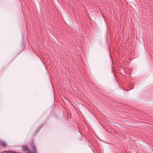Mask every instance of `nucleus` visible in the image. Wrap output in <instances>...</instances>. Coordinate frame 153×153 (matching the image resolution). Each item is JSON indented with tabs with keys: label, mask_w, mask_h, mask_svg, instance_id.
<instances>
[{
	"label": "nucleus",
	"mask_w": 153,
	"mask_h": 153,
	"mask_svg": "<svg viewBox=\"0 0 153 153\" xmlns=\"http://www.w3.org/2000/svg\"><path fill=\"white\" fill-rule=\"evenodd\" d=\"M7 152H8V153H16V152H13L12 151H8Z\"/></svg>",
	"instance_id": "4"
},
{
	"label": "nucleus",
	"mask_w": 153,
	"mask_h": 153,
	"mask_svg": "<svg viewBox=\"0 0 153 153\" xmlns=\"http://www.w3.org/2000/svg\"><path fill=\"white\" fill-rule=\"evenodd\" d=\"M4 152H6V151H5L4 152H2V153H4Z\"/></svg>",
	"instance_id": "5"
},
{
	"label": "nucleus",
	"mask_w": 153,
	"mask_h": 153,
	"mask_svg": "<svg viewBox=\"0 0 153 153\" xmlns=\"http://www.w3.org/2000/svg\"><path fill=\"white\" fill-rule=\"evenodd\" d=\"M1 143L2 145L4 146H5L6 145V143L3 141L1 142Z\"/></svg>",
	"instance_id": "3"
},
{
	"label": "nucleus",
	"mask_w": 153,
	"mask_h": 153,
	"mask_svg": "<svg viewBox=\"0 0 153 153\" xmlns=\"http://www.w3.org/2000/svg\"><path fill=\"white\" fill-rule=\"evenodd\" d=\"M30 146L33 148V153H36V148L35 147V146L33 143H31L30 144Z\"/></svg>",
	"instance_id": "2"
},
{
	"label": "nucleus",
	"mask_w": 153,
	"mask_h": 153,
	"mask_svg": "<svg viewBox=\"0 0 153 153\" xmlns=\"http://www.w3.org/2000/svg\"><path fill=\"white\" fill-rule=\"evenodd\" d=\"M22 150L27 152L28 153H31L30 150L29 149L27 146H23L22 148Z\"/></svg>",
	"instance_id": "1"
}]
</instances>
